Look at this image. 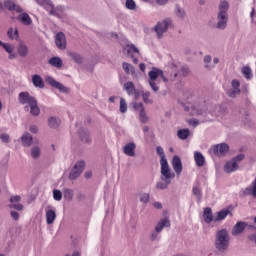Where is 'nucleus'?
I'll return each instance as SVG.
<instances>
[{
	"label": "nucleus",
	"instance_id": "f257e3e1",
	"mask_svg": "<svg viewBox=\"0 0 256 256\" xmlns=\"http://www.w3.org/2000/svg\"><path fill=\"white\" fill-rule=\"evenodd\" d=\"M179 75L177 72L174 73V77L167 78L165 74L163 73V70L158 68H152V70L148 73V83L154 91V93H157L159 91V77L164 81V83H169V81H175V77Z\"/></svg>",
	"mask_w": 256,
	"mask_h": 256
},
{
	"label": "nucleus",
	"instance_id": "f03ea898",
	"mask_svg": "<svg viewBox=\"0 0 256 256\" xmlns=\"http://www.w3.org/2000/svg\"><path fill=\"white\" fill-rule=\"evenodd\" d=\"M4 7L8 9V11H16V13H21L18 15L17 19L19 23L29 27V25L33 24V19L26 12H23V8L20 5L15 4V2L11 0L4 1Z\"/></svg>",
	"mask_w": 256,
	"mask_h": 256
},
{
	"label": "nucleus",
	"instance_id": "7ed1b4c3",
	"mask_svg": "<svg viewBox=\"0 0 256 256\" xmlns=\"http://www.w3.org/2000/svg\"><path fill=\"white\" fill-rule=\"evenodd\" d=\"M18 101L21 105H28L30 107L31 115L37 117L41 113V109L37 105V98L32 96L29 92H21L18 96Z\"/></svg>",
	"mask_w": 256,
	"mask_h": 256
},
{
	"label": "nucleus",
	"instance_id": "20e7f679",
	"mask_svg": "<svg viewBox=\"0 0 256 256\" xmlns=\"http://www.w3.org/2000/svg\"><path fill=\"white\" fill-rule=\"evenodd\" d=\"M231 243V237L229 236V231L227 229H220L216 233V239L214 242L217 251L223 252L229 249Z\"/></svg>",
	"mask_w": 256,
	"mask_h": 256
},
{
	"label": "nucleus",
	"instance_id": "39448f33",
	"mask_svg": "<svg viewBox=\"0 0 256 256\" xmlns=\"http://www.w3.org/2000/svg\"><path fill=\"white\" fill-rule=\"evenodd\" d=\"M173 27V20L171 18H165L161 22H158L155 31L158 39H162L163 35L169 31V29H172Z\"/></svg>",
	"mask_w": 256,
	"mask_h": 256
},
{
	"label": "nucleus",
	"instance_id": "423d86ee",
	"mask_svg": "<svg viewBox=\"0 0 256 256\" xmlns=\"http://www.w3.org/2000/svg\"><path fill=\"white\" fill-rule=\"evenodd\" d=\"M184 111H191V115H206L207 113L203 111V108H201V105L199 103L191 104V102L183 104Z\"/></svg>",
	"mask_w": 256,
	"mask_h": 256
},
{
	"label": "nucleus",
	"instance_id": "0eeeda50",
	"mask_svg": "<svg viewBox=\"0 0 256 256\" xmlns=\"http://www.w3.org/2000/svg\"><path fill=\"white\" fill-rule=\"evenodd\" d=\"M161 165V179H166L168 181H171V179H175V173L171 172V169L169 168V162L167 160H162L160 162Z\"/></svg>",
	"mask_w": 256,
	"mask_h": 256
},
{
	"label": "nucleus",
	"instance_id": "6e6552de",
	"mask_svg": "<svg viewBox=\"0 0 256 256\" xmlns=\"http://www.w3.org/2000/svg\"><path fill=\"white\" fill-rule=\"evenodd\" d=\"M84 169H85V161L83 160L78 161L70 171L69 179H71V181H75V179H77V177H79V175L83 173Z\"/></svg>",
	"mask_w": 256,
	"mask_h": 256
},
{
	"label": "nucleus",
	"instance_id": "1a4fd4ad",
	"mask_svg": "<svg viewBox=\"0 0 256 256\" xmlns=\"http://www.w3.org/2000/svg\"><path fill=\"white\" fill-rule=\"evenodd\" d=\"M217 21V29H227V21H229V14H227V12H218Z\"/></svg>",
	"mask_w": 256,
	"mask_h": 256
},
{
	"label": "nucleus",
	"instance_id": "9d476101",
	"mask_svg": "<svg viewBox=\"0 0 256 256\" xmlns=\"http://www.w3.org/2000/svg\"><path fill=\"white\" fill-rule=\"evenodd\" d=\"M0 47H2L4 51L8 53V59H10L11 61H13V59H17V54L15 53V45L11 43H5L0 40Z\"/></svg>",
	"mask_w": 256,
	"mask_h": 256
},
{
	"label": "nucleus",
	"instance_id": "9b49d317",
	"mask_svg": "<svg viewBox=\"0 0 256 256\" xmlns=\"http://www.w3.org/2000/svg\"><path fill=\"white\" fill-rule=\"evenodd\" d=\"M46 83H48V85H51V87L58 89L60 93H67L69 91L68 87H65V85L59 83L58 81L53 79V77L51 76L46 77Z\"/></svg>",
	"mask_w": 256,
	"mask_h": 256
},
{
	"label": "nucleus",
	"instance_id": "f8f14e48",
	"mask_svg": "<svg viewBox=\"0 0 256 256\" xmlns=\"http://www.w3.org/2000/svg\"><path fill=\"white\" fill-rule=\"evenodd\" d=\"M55 43L58 49H61L62 51L67 49V38L65 37V34L63 32H58L56 34Z\"/></svg>",
	"mask_w": 256,
	"mask_h": 256
},
{
	"label": "nucleus",
	"instance_id": "ddd939ff",
	"mask_svg": "<svg viewBox=\"0 0 256 256\" xmlns=\"http://www.w3.org/2000/svg\"><path fill=\"white\" fill-rule=\"evenodd\" d=\"M228 152H229V145L225 143L217 144L216 146L213 147V153L218 157H223Z\"/></svg>",
	"mask_w": 256,
	"mask_h": 256
},
{
	"label": "nucleus",
	"instance_id": "4468645a",
	"mask_svg": "<svg viewBox=\"0 0 256 256\" xmlns=\"http://www.w3.org/2000/svg\"><path fill=\"white\" fill-rule=\"evenodd\" d=\"M231 86L232 89L227 91V95L229 97L235 98L236 95H239L241 93V89L239 87H241V83L239 82V80L234 79L231 82Z\"/></svg>",
	"mask_w": 256,
	"mask_h": 256
},
{
	"label": "nucleus",
	"instance_id": "2eb2a0df",
	"mask_svg": "<svg viewBox=\"0 0 256 256\" xmlns=\"http://www.w3.org/2000/svg\"><path fill=\"white\" fill-rule=\"evenodd\" d=\"M49 15H53L54 17H57L58 19H65V7L63 6H52V9L50 10Z\"/></svg>",
	"mask_w": 256,
	"mask_h": 256
},
{
	"label": "nucleus",
	"instance_id": "dca6fc26",
	"mask_svg": "<svg viewBox=\"0 0 256 256\" xmlns=\"http://www.w3.org/2000/svg\"><path fill=\"white\" fill-rule=\"evenodd\" d=\"M172 167L176 175H181V173L183 172V163L181 162V158H179V156H173Z\"/></svg>",
	"mask_w": 256,
	"mask_h": 256
},
{
	"label": "nucleus",
	"instance_id": "f3484780",
	"mask_svg": "<svg viewBox=\"0 0 256 256\" xmlns=\"http://www.w3.org/2000/svg\"><path fill=\"white\" fill-rule=\"evenodd\" d=\"M135 149H137V145L134 142H129L123 147V153L127 157H135Z\"/></svg>",
	"mask_w": 256,
	"mask_h": 256
},
{
	"label": "nucleus",
	"instance_id": "a211bd4d",
	"mask_svg": "<svg viewBox=\"0 0 256 256\" xmlns=\"http://www.w3.org/2000/svg\"><path fill=\"white\" fill-rule=\"evenodd\" d=\"M39 7H42V9H45V11H48V13H51V10L53 9V1L51 0H34Z\"/></svg>",
	"mask_w": 256,
	"mask_h": 256
},
{
	"label": "nucleus",
	"instance_id": "6ab92c4d",
	"mask_svg": "<svg viewBox=\"0 0 256 256\" xmlns=\"http://www.w3.org/2000/svg\"><path fill=\"white\" fill-rule=\"evenodd\" d=\"M227 215H233L231 213V210L229 208L223 209L219 212L216 213V216H214V223H217L219 221H223L224 219L227 218Z\"/></svg>",
	"mask_w": 256,
	"mask_h": 256
},
{
	"label": "nucleus",
	"instance_id": "aec40b11",
	"mask_svg": "<svg viewBox=\"0 0 256 256\" xmlns=\"http://www.w3.org/2000/svg\"><path fill=\"white\" fill-rule=\"evenodd\" d=\"M237 169H239V164L233 159L226 162L224 166L225 173H233L234 171H237Z\"/></svg>",
	"mask_w": 256,
	"mask_h": 256
},
{
	"label": "nucleus",
	"instance_id": "412c9836",
	"mask_svg": "<svg viewBox=\"0 0 256 256\" xmlns=\"http://www.w3.org/2000/svg\"><path fill=\"white\" fill-rule=\"evenodd\" d=\"M165 227H171V221L169 220V218L160 219L159 222L156 224L155 230L158 233H161V231H163Z\"/></svg>",
	"mask_w": 256,
	"mask_h": 256
},
{
	"label": "nucleus",
	"instance_id": "4be33fe9",
	"mask_svg": "<svg viewBox=\"0 0 256 256\" xmlns=\"http://www.w3.org/2000/svg\"><path fill=\"white\" fill-rule=\"evenodd\" d=\"M32 83L34 87H37L38 89H45V82L43 81V78L39 76V74L32 76Z\"/></svg>",
	"mask_w": 256,
	"mask_h": 256
},
{
	"label": "nucleus",
	"instance_id": "5701e85b",
	"mask_svg": "<svg viewBox=\"0 0 256 256\" xmlns=\"http://www.w3.org/2000/svg\"><path fill=\"white\" fill-rule=\"evenodd\" d=\"M203 220L207 224L211 223L212 221H215V217L213 216V211L211 210V208L204 209Z\"/></svg>",
	"mask_w": 256,
	"mask_h": 256
},
{
	"label": "nucleus",
	"instance_id": "b1692460",
	"mask_svg": "<svg viewBox=\"0 0 256 256\" xmlns=\"http://www.w3.org/2000/svg\"><path fill=\"white\" fill-rule=\"evenodd\" d=\"M17 52L21 57H27V55H29V46L24 42H20L17 47Z\"/></svg>",
	"mask_w": 256,
	"mask_h": 256
},
{
	"label": "nucleus",
	"instance_id": "393cba45",
	"mask_svg": "<svg viewBox=\"0 0 256 256\" xmlns=\"http://www.w3.org/2000/svg\"><path fill=\"white\" fill-rule=\"evenodd\" d=\"M49 65L51 67H55L56 69H61L63 67V60L59 56H54L48 60Z\"/></svg>",
	"mask_w": 256,
	"mask_h": 256
},
{
	"label": "nucleus",
	"instance_id": "a878e982",
	"mask_svg": "<svg viewBox=\"0 0 256 256\" xmlns=\"http://www.w3.org/2000/svg\"><path fill=\"white\" fill-rule=\"evenodd\" d=\"M245 227H247V223L245 222H237L232 229V235H239L245 231Z\"/></svg>",
	"mask_w": 256,
	"mask_h": 256
},
{
	"label": "nucleus",
	"instance_id": "bb28decb",
	"mask_svg": "<svg viewBox=\"0 0 256 256\" xmlns=\"http://www.w3.org/2000/svg\"><path fill=\"white\" fill-rule=\"evenodd\" d=\"M55 219H57V214L55 213V210L47 209L46 210L47 225H53V223H55Z\"/></svg>",
	"mask_w": 256,
	"mask_h": 256
},
{
	"label": "nucleus",
	"instance_id": "cd10ccee",
	"mask_svg": "<svg viewBox=\"0 0 256 256\" xmlns=\"http://www.w3.org/2000/svg\"><path fill=\"white\" fill-rule=\"evenodd\" d=\"M194 161L197 167L205 166V156L201 152H194Z\"/></svg>",
	"mask_w": 256,
	"mask_h": 256
},
{
	"label": "nucleus",
	"instance_id": "c85d7f7f",
	"mask_svg": "<svg viewBox=\"0 0 256 256\" xmlns=\"http://www.w3.org/2000/svg\"><path fill=\"white\" fill-rule=\"evenodd\" d=\"M22 145L24 147H31L33 143V136L26 132L22 137H21Z\"/></svg>",
	"mask_w": 256,
	"mask_h": 256
},
{
	"label": "nucleus",
	"instance_id": "c756f323",
	"mask_svg": "<svg viewBox=\"0 0 256 256\" xmlns=\"http://www.w3.org/2000/svg\"><path fill=\"white\" fill-rule=\"evenodd\" d=\"M124 49L127 51L129 57H133V53H139V48L131 42H128Z\"/></svg>",
	"mask_w": 256,
	"mask_h": 256
},
{
	"label": "nucleus",
	"instance_id": "7c9ffc66",
	"mask_svg": "<svg viewBox=\"0 0 256 256\" xmlns=\"http://www.w3.org/2000/svg\"><path fill=\"white\" fill-rule=\"evenodd\" d=\"M7 36L11 41H17L19 39V30L17 28H9Z\"/></svg>",
	"mask_w": 256,
	"mask_h": 256
},
{
	"label": "nucleus",
	"instance_id": "2f4dec72",
	"mask_svg": "<svg viewBox=\"0 0 256 256\" xmlns=\"http://www.w3.org/2000/svg\"><path fill=\"white\" fill-rule=\"evenodd\" d=\"M61 123V120L58 117L52 116L48 119V125L51 129H57Z\"/></svg>",
	"mask_w": 256,
	"mask_h": 256
},
{
	"label": "nucleus",
	"instance_id": "473e14b6",
	"mask_svg": "<svg viewBox=\"0 0 256 256\" xmlns=\"http://www.w3.org/2000/svg\"><path fill=\"white\" fill-rule=\"evenodd\" d=\"M190 133L191 132L187 128L186 129H180L177 132V137H178V139H181L182 141H185V139H187L189 137Z\"/></svg>",
	"mask_w": 256,
	"mask_h": 256
},
{
	"label": "nucleus",
	"instance_id": "72a5a7b5",
	"mask_svg": "<svg viewBox=\"0 0 256 256\" xmlns=\"http://www.w3.org/2000/svg\"><path fill=\"white\" fill-rule=\"evenodd\" d=\"M169 185H171V180L161 179L160 182H157L156 189H160V190L167 189Z\"/></svg>",
	"mask_w": 256,
	"mask_h": 256
},
{
	"label": "nucleus",
	"instance_id": "f704fd0d",
	"mask_svg": "<svg viewBox=\"0 0 256 256\" xmlns=\"http://www.w3.org/2000/svg\"><path fill=\"white\" fill-rule=\"evenodd\" d=\"M124 89L128 93V95H134L135 94V84L133 82H126L124 84Z\"/></svg>",
	"mask_w": 256,
	"mask_h": 256
},
{
	"label": "nucleus",
	"instance_id": "c9c22d12",
	"mask_svg": "<svg viewBox=\"0 0 256 256\" xmlns=\"http://www.w3.org/2000/svg\"><path fill=\"white\" fill-rule=\"evenodd\" d=\"M68 55L69 57H71L72 61H74L75 63H78V65L83 63V57H81V55L75 52H69Z\"/></svg>",
	"mask_w": 256,
	"mask_h": 256
},
{
	"label": "nucleus",
	"instance_id": "e433bc0d",
	"mask_svg": "<svg viewBox=\"0 0 256 256\" xmlns=\"http://www.w3.org/2000/svg\"><path fill=\"white\" fill-rule=\"evenodd\" d=\"M31 157L33 159H39V157H41V148H39L38 146H34L31 149Z\"/></svg>",
	"mask_w": 256,
	"mask_h": 256
},
{
	"label": "nucleus",
	"instance_id": "4c0bfd02",
	"mask_svg": "<svg viewBox=\"0 0 256 256\" xmlns=\"http://www.w3.org/2000/svg\"><path fill=\"white\" fill-rule=\"evenodd\" d=\"M79 135L83 143H89L90 138H89V132L87 130H82L81 132H79Z\"/></svg>",
	"mask_w": 256,
	"mask_h": 256
},
{
	"label": "nucleus",
	"instance_id": "58836bf2",
	"mask_svg": "<svg viewBox=\"0 0 256 256\" xmlns=\"http://www.w3.org/2000/svg\"><path fill=\"white\" fill-rule=\"evenodd\" d=\"M242 74L247 79H252L253 78V72L251 71V68L249 66H245V67L242 68Z\"/></svg>",
	"mask_w": 256,
	"mask_h": 256
},
{
	"label": "nucleus",
	"instance_id": "ea45409f",
	"mask_svg": "<svg viewBox=\"0 0 256 256\" xmlns=\"http://www.w3.org/2000/svg\"><path fill=\"white\" fill-rule=\"evenodd\" d=\"M156 153L161 157L160 163H163V161H167V158H165V151L163 150V147L157 146L156 147Z\"/></svg>",
	"mask_w": 256,
	"mask_h": 256
},
{
	"label": "nucleus",
	"instance_id": "a19ab883",
	"mask_svg": "<svg viewBox=\"0 0 256 256\" xmlns=\"http://www.w3.org/2000/svg\"><path fill=\"white\" fill-rule=\"evenodd\" d=\"M125 7L130 11H135L137 9V4L133 0H126Z\"/></svg>",
	"mask_w": 256,
	"mask_h": 256
},
{
	"label": "nucleus",
	"instance_id": "79ce46f5",
	"mask_svg": "<svg viewBox=\"0 0 256 256\" xmlns=\"http://www.w3.org/2000/svg\"><path fill=\"white\" fill-rule=\"evenodd\" d=\"M149 97H151V92L145 91L142 93V99H143L144 103H146V104L153 103V100L149 99Z\"/></svg>",
	"mask_w": 256,
	"mask_h": 256
},
{
	"label": "nucleus",
	"instance_id": "37998d69",
	"mask_svg": "<svg viewBox=\"0 0 256 256\" xmlns=\"http://www.w3.org/2000/svg\"><path fill=\"white\" fill-rule=\"evenodd\" d=\"M123 70L125 71V73H127V75H129V73H133L134 68L131 64L124 62L122 64Z\"/></svg>",
	"mask_w": 256,
	"mask_h": 256
},
{
	"label": "nucleus",
	"instance_id": "c03bdc74",
	"mask_svg": "<svg viewBox=\"0 0 256 256\" xmlns=\"http://www.w3.org/2000/svg\"><path fill=\"white\" fill-rule=\"evenodd\" d=\"M227 11H229V3L226 1L221 2L219 5V13H227Z\"/></svg>",
	"mask_w": 256,
	"mask_h": 256
},
{
	"label": "nucleus",
	"instance_id": "a18cd8bd",
	"mask_svg": "<svg viewBox=\"0 0 256 256\" xmlns=\"http://www.w3.org/2000/svg\"><path fill=\"white\" fill-rule=\"evenodd\" d=\"M151 241H159L161 239V232H158L157 230H154L150 234Z\"/></svg>",
	"mask_w": 256,
	"mask_h": 256
},
{
	"label": "nucleus",
	"instance_id": "49530a36",
	"mask_svg": "<svg viewBox=\"0 0 256 256\" xmlns=\"http://www.w3.org/2000/svg\"><path fill=\"white\" fill-rule=\"evenodd\" d=\"M120 113H127V101L124 98H120Z\"/></svg>",
	"mask_w": 256,
	"mask_h": 256
},
{
	"label": "nucleus",
	"instance_id": "de8ad7c7",
	"mask_svg": "<svg viewBox=\"0 0 256 256\" xmlns=\"http://www.w3.org/2000/svg\"><path fill=\"white\" fill-rule=\"evenodd\" d=\"M149 199H150L149 193L140 194V203H144L145 205H147V203L149 202Z\"/></svg>",
	"mask_w": 256,
	"mask_h": 256
},
{
	"label": "nucleus",
	"instance_id": "09e8293b",
	"mask_svg": "<svg viewBox=\"0 0 256 256\" xmlns=\"http://www.w3.org/2000/svg\"><path fill=\"white\" fill-rule=\"evenodd\" d=\"M192 193L198 199V202H201L202 194H201V190L199 189V187H197V186L193 187Z\"/></svg>",
	"mask_w": 256,
	"mask_h": 256
},
{
	"label": "nucleus",
	"instance_id": "8fccbe9b",
	"mask_svg": "<svg viewBox=\"0 0 256 256\" xmlns=\"http://www.w3.org/2000/svg\"><path fill=\"white\" fill-rule=\"evenodd\" d=\"M133 108L135 109V111H138L139 113H141L142 111H145V107L143 106V103H141V102L133 103Z\"/></svg>",
	"mask_w": 256,
	"mask_h": 256
},
{
	"label": "nucleus",
	"instance_id": "3c124183",
	"mask_svg": "<svg viewBox=\"0 0 256 256\" xmlns=\"http://www.w3.org/2000/svg\"><path fill=\"white\" fill-rule=\"evenodd\" d=\"M176 15L179 19H185V10L181 9V7H176Z\"/></svg>",
	"mask_w": 256,
	"mask_h": 256
},
{
	"label": "nucleus",
	"instance_id": "603ef678",
	"mask_svg": "<svg viewBox=\"0 0 256 256\" xmlns=\"http://www.w3.org/2000/svg\"><path fill=\"white\" fill-rule=\"evenodd\" d=\"M53 198L55 201H61V199H63V194L59 190H54Z\"/></svg>",
	"mask_w": 256,
	"mask_h": 256
},
{
	"label": "nucleus",
	"instance_id": "864d4df0",
	"mask_svg": "<svg viewBox=\"0 0 256 256\" xmlns=\"http://www.w3.org/2000/svg\"><path fill=\"white\" fill-rule=\"evenodd\" d=\"M139 117H140L141 123H147L148 118H147V113L145 112V110H142V112H139Z\"/></svg>",
	"mask_w": 256,
	"mask_h": 256
},
{
	"label": "nucleus",
	"instance_id": "5fc2aeb1",
	"mask_svg": "<svg viewBox=\"0 0 256 256\" xmlns=\"http://www.w3.org/2000/svg\"><path fill=\"white\" fill-rule=\"evenodd\" d=\"M10 209H16V211H23V204H10Z\"/></svg>",
	"mask_w": 256,
	"mask_h": 256
},
{
	"label": "nucleus",
	"instance_id": "6e6d98bb",
	"mask_svg": "<svg viewBox=\"0 0 256 256\" xmlns=\"http://www.w3.org/2000/svg\"><path fill=\"white\" fill-rule=\"evenodd\" d=\"M0 139H1L2 143H9V141H10L9 134H1Z\"/></svg>",
	"mask_w": 256,
	"mask_h": 256
},
{
	"label": "nucleus",
	"instance_id": "4d7b16f0",
	"mask_svg": "<svg viewBox=\"0 0 256 256\" xmlns=\"http://www.w3.org/2000/svg\"><path fill=\"white\" fill-rule=\"evenodd\" d=\"M19 201H21V196H19V195L12 196V197L10 198V202H11L12 204L19 203Z\"/></svg>",
	"mask_w": 256,
	"mask_h": 256
},
{
	"label": "nucleus",
	"instance_id": "13d9d810",
	"mask_svg": "<svg viewBox=\"0 0 256 256\" xmlns=\"http://www.w3.org/2000/svg\"><path fill=\"white\" fill-rule=\"evenodd\" d=\"M250 17H251V22L256 25V12H255V8H252V11L250 13Z\"/></svg>",
	"mask_w": 256,
	"mask_h": 256
},
{
	"label": "nucleus",
	"instance_id": "bf43d9fd",
	"mask_svg": "<svg viewBox=\"0 0 256 256\" xmlns=\"http://www.w3.org/2000/svg\"><path fill=\"white\" fill-rule=\"evenodd\" d=\"M243 159H245V155L244 154H238L235 158H233L232 160L235 161L236 163H238L239 161H243Z\"/></svg>",
	"mask_w": 256,
	"mask_h": 256
},
{
	"label": "nucleus",
	"instance_id": "052dcab7",
	"mask_svg": "<svg viewBox=\"0 0 256 256\" xmlns=\"http://www.w3.org/2000/svg\"><path fill=\"white\" fill-rule=\"evenodd\" d=\"M189 125H191V127H197V125H199V120L197 119H192L188 121Z\"/></svg>",
	"mask_w": 256,
	"mask_h": 256
},
{
	"label": "nucleus",
	"instance_id": "680f3d73",
	"mask_svg": "<svg viewBox=\"0 0 256 256\" xmlns=\"http://www.w3.org/2000/svg\"><path fill=\"white\" fill-rule=\"evenodd\" d=\"M10 215H11L12 219H14V221H19V213L18 212L12 211L10 213Z\"/></svg>",
	"mask_w": 256,
	"mask_h": 256
},
{
	"label": "nucleus",
	"instance_id": "e2e57ef3",
	"mask_svg": "<svg viewBox=\"0 0 256 256\" xmlns=\"http://www.w3.org/2000/svg\"><path fill=\"white\" fill-rule=\"evenodd\" d=\"M153 207L155 209H163V204H161V202H154Z\"/></svg>",
	"mask_w": 256,
	"mask_h": 256
},
{
	"label": "nucleus",
	"instance_id": "0e129e2a",
	"mask_svg": "<svg viewBox=\"0 0 256 256\" xmlns=\"http://www.w3.org/2000/svg\"><path fill=\"white\" fill-rule=\"evenodd\" d=\"M30 131L36 134L39 131V128L35 125L30 126Z\"/></svg>",
	"mask_w": 256,
	"mask_h": 256
},
{
	"label": "nucleus",
	"instance_id": "69168bd1",
	"mask_svg": "<svg viewBox=\"0 0 256 256\" xmlns=\"http://www.w3.org/2000/svg\"><path fill=\"white\" fill-rule=\"evenodd\" d=\"M158 5H165L169 0H155Z\"/></svg>",
	"mask_w": 256,
	"mask_h": 256
},
{
	"label": "nucleus",
	"instance_id": "338daca9",
	"mask_svg": "<svg viewBox=\"0 0 256 256\" xmlns=\"http://www.w3.org/2000/svg\"><path fill=\"white\" fill-rule=\"evenodd\" d=\"M211 61V55L204 56V63H209Z\"/></svg>",
	"mask_w": 256,
	"mask_h": 256
},
{
	"label": "nucleus",
	"instance_id": "774afa93",
	"mask_svg": "<svg viewBox=\"0 0 256 256\" xmlns=\"http://www.w3.org/2000/svg\"><path fill=\"white\" fill-rule=\"evenodd\" d=\"M139 69H140V71H142L143 73H145V64H144V63H140Z\"/></svg>",
	"mask_w": 256,
	"mask_h": 256
}]
</instances>
